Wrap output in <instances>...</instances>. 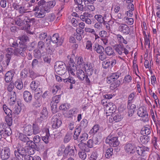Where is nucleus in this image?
<instances>
[{"label": "nucleus", "instance_id": "9", "mask_svg": "<svg viewBox=\"0 0 160 160\" xmlns=\"http://www.w3.org/2000/svg\"><path fill=\"white\" fill-rule=\"evenodd\" d=\"M118 24V31L125 35H128L130 32V28L127 24L123 23H117Z\"/></svg>", "mask_w": 160, "mask_h": 160}, {"label": "nucleus", "instance_id": "14", "mask_svg": "<svg viewBox=\"0 0 160 160\" xmlns=\"http://www.w3.org/2000/svg\"><path fill=\"white\" fill-rule=\"evenodd\" d=\"M93 65L92 63L89 62H87L84 64L83 66V68L85 72L88 75H91L93 72Z\"/></svg>", "mask_w": 160, "mask_h": 160}, {"label": "nucleus", "instance_id": "49", "mask_svg": "<svg viewBox=\"0 0 160 160\" xmlns=\"http://www.w3.org/2000/svg\"><path fill=\"white\" fill-rule=\"evenodd\" d=\"M38 1L37 4L33 7V8H35L36 10L38 9V8H40V6L43 5L46 2L45 0H39Z\"/></svg>", "mask_w": 160, "mask_h": 160}, {"label": "nucleus", "instance_id": "51", "mask_svg": "<svg viewBox=\"0 0 160 160\" xmlns=\"http://www.w3.org/2000/svg\"><path fill=\"white\" fill-rule=\"evenodd\" d=\"M63 80L64 82L65 83L69 82L71 84H74L76 82V81L73 78L70 76H69L67 78L63 79Z\"/></svg>", "mask_w": 160, "mask_h": 160}, {"label": "nucleus", "instance_id": "59", "mask_svg": "<svg viewBox=\"0 0 160 160\" xmlns=\"http://www.w3.org/2000/svg\"><path fill=\"white\" fill-rule=\"evenodd\" d=\"M110 61L109 59L107 60L102 62V65L104 68H107L110 67Z\"/></svg>", "mask_w": 160, "mask_h": 160}, {"label": "nucleus", "instance_id": "41", "mask_svg": "<svg viewBox=\"0 0 160 160\" xmlns=\"http://www.w3.org/2000/svg\"><path fill=\"white\" fill-rule=\"evenodd\" d=\"M121 83L120 81L119 80H117L115 82H113L110 85V88L111 90H113L118 87Z\"/></svg>", "mask_w": 160, "mask_h": 160}, {"label": "nucleus", "instance_id": "60", "mask_svg": "<svg viewBox=\"0 0 160 160\" xmlns=\"http://www.w3.org/2000/svg\"><path fill=\"white\" fill-rule=\"evenodd\" d=\"M123 82L125 83H129L131 82L132 80V78L130 75H128L125 76L123 80Z\"/></svg>", "mask_w": 160, "mask_h": 160}, {"label": "nucleus", "instance_id": "40", "mask_svg": "<svg viewBox=\"0 0 160 160\" xmlns=\"http://www.w3.org/2000/svg\"><path fill=\"white\" fill-rule=\"evenodd\" d=\"M19 38L20 41L19 42L20 44L25 43V42L29 40L28 37L25 35H23L19 37Z\"/></svg>", "mask_w": 160, "mask_h": 160}, {"label": "nucleus", "instance_id": "31", "mask_svg": "<svg viewBox=\"0 0 160 160\" xmlns=\"http://www.w3.org/2000/svg\"><path fill=\"white\" fill-rule=\"evenodd\" d=\"M40 82L38 81H33L30 84V88L32 90L35 91L40 85Z\"/></svg>", "mask_w": 160, "mask_h": 160}, {"label": "nucleus", "instance_id": "23", "mask_svg": "<svg viewBox=\"0 0 160 160\" xmlns=\"http://www.w3.org/2000/svg\"><path fill=\"white\" fill-rule=\"evenodd\" d=\"M32 129L33 131V134L34 135H36L41 132V129L38 123H32Z\"/></svg>", "mask_w": 160, "mask_h": 160}, {"label": "nucleus", "instance_id": "15", "mask_svg": "<svg viewBox=\"0 0 160 160\" xmlns=\"http://www.w3.org/2000/svg\"><path fill=\"white\" fill-rule=\"evenodd\" d=\"M52 128L54 129H57L62 124V122L61 120L56 118V116L52 117L51 120Z\"/></svg>", "mask_w": 160, "mask_h": 160}, {"label": "nucleus", "instance_id": "8", "mask_svg": "<svg viewBox=\"0 0 160 160\" xmlns=\"http://www.w3.org/2000/svg\"><path fill=\"white\" fill-rule=\"evenodd\" d=\"M105 142L106 143L108 144L111 147H116L119 144L118 137H116L111 138L108 136L106 139Z\"/></svg>", "mask_w": 160, "mask_h": 160}, {"label": "nucleus", "instance_id": "45", "mask_svg": "<svg viewBox=\"0 0 160 160\" xmlns=\"http://www.w3.org/2000/svg\"><path fill=\"white\" fill-rule=\"evenodd\" d=\"M113 149L110 148L107 149L106 152L105 154V157L108 158H109L113 154Z\"/></svg>", "mask_w": 160, "mask_h": 160}, {"label": "nucleus", "instance_id": "52", "mask_svg": "<svg viewBox=\"0 0 160 160\" xmlns=\"http://www.w3.org/2000/svg\"><path fill=\"white\" fill-rule=\"evenodd\" d=\"M88 138V135L86 133L84 132L80 136L79 138L80 142L85 141L87 140Z\"/></svg>", "mask_w": 160, "mask_h": 160}, {"label": "nucleus", "instance_id": "1", "mask_svg": "<svg viewBox=\"0 0 160 160\" xmlns=\"http://www.w3.org/2000/svg\"><path fill=\"white\" fill-rule=\"evenodd\" d=\"M27 45L26 43L20 44L19 48L14 49L13 54L17 56H21L23 57H25L27 55Z\"/></svg>", "mask_w": 160, "mask_h": 160}, {"label": "nucleus", "instance_id": "37", "mask_svg": "<svg viewBox=\"0 0 160 160\" xmlns=\"http://www.w3.org/2000/svg\"><path fill=\"white\" fill-rule=\"evenodd\" d=\"M112 117L115 122H119L121 121L122 118V117L119 113L113 114Z\"/></svg>", "mask_w": 160, "mask_h": 160}, {"label": "nucleus", "instance_id": "11", "mask_svg": "<svg viewBox=\"0 0 160 160\" xmlns=\"http://www.w3.org/2000/svg\"><path fill=\"white\" fill-rule=\"evenodd\" d=\"M35 22V19L34 18H30L26 17L25 20V24L24 27L22 28V30H29L32 25L34 24Z\"/></svg>", "mask_w": 160, "mask_h": 160}, {"label": "nucleus", "instance_id": "57", "mask_svg": "<svg viewBox=\"0 0 160 160\" xmlns=\"http://www.w3.org/2000/svg\"><path fill=\"white\" fill-rule=\"evenodd\" d=\"M79 158L82 160H85L87 157L86 154L83 150L79 151L78 152Z\"/></svg>", "mask_w": 160, "mask_h": 160}, {"label": "nucleus", "instance_id": "33", "mask_svg": "<svg viewBox=\"0 0 160 160\" xmlns=\"http://www.w3.org/2000/svg\"><path fill=\"white\" fill-rule=\"evenodd\" d=\"M3 109L5 113L7 115V116H12V112L9 108L5 104H4L3 106Z\"/></svg>", "mask_w": 160, "mask_h": 160}, {"label": "nucleus", "instance_id": "35", "mask_svg": "<svg viewBox=\"0 0 160 160\" xmlns=\"http://www.w3.org/2000/svg\"><path fill=\"white\" fill-rule=\"evenodd\" d=\"M72 133L70 132H68L65 135L63 139V142L65 143H68L71 139Z\"/></svg>", "mask_w": 160, "mask_h": 160}, {"label": "nucleus", "instance_id": "7", "mask_svg": "<svg viewBox=\"0 0 160 160\" xmlns=\"http://www.w3.org/2000/svg\"><path fill=\"white\" fill-rule=\"evenodd\" d=\"M67 68L69 74L73 76L75 75L74 72L77 70V68L72 59L70 58L68 62V65L67 66Z\"/></svg>", "mask_w": 160, "mask_h": 160}, {"label": "nucleus", "instance_id": "29", "mask_svg": "<svg viewBox=\"0 0 160 160\" xmlns=\"http://www.w3.org/2000/svg\"><path fill=\"white\" fill-rule=\"evenodd\" d=\"M123 46L122 44H118L114 46L115 51L119 55H121L123 51Z\"/></svg>", "mask_w": 160, "mask_h": 160}, {"label": "nucleus", "instance_id": "42", "mask_svg": "<svg viewBox=\"0 0 160 160\" xmlns=\"http://www.w3.org/2000/svg\"><path fill=\"white\" fill-rule=\"evenodd\" d=\"M5 120L7 123H6L9 126H11L12 123V116H6L5 117Z\"/></svg>", "mask_w": 160, "mask_h": 160}, {"label": "nucleus", "instance_id": "21", "mask_svg": "<svg viewBox=\"0 0 160 160\" xmlns=\"http://www.w3.org/2000/svg\"><path fill=\"white\" fill-rule=\"evenodd\" d=\"M93 50L97 53L99 54H102L104 52V48L101 45L97 43H95L93 46Z\"/></svg>", "mask_w": 160, "mask_h": 160}, {"label": "nucleus", "instance_id": "56", "mask_svg": "<svg viewBox=\"0 0 160 160\" xmlns=\"http://www.w3.org/2000/svg\"><path fill=\"white\" fill-rule=\"evenodd\" d=\"M95 18L100 23H102L103 22L102 16L99 14L96 15L94 16Z\"/></svg>", "mask_w": 160, "mask_h": 160}, {"label": "nucleus", "instance_id": "30", "mask_svg": "<svg viewBox=\"0 0 160 160\" xmlns=\"http://www.w3.org/2000/svg\"><path fill=\"white\" fill-rule=\"evenodd\" d=\"M107 108L108 110L110 112L112 113L114 112L116 110V106L112 103L108 104Z\"/></svg>", "mask_w": 160, "mask_h": 160}, {"label": "nucleus", "instance_id": "13", "mask_svg": "<svg viewBox=\"0 0 160 160\" xmlns=\"http://www.w3.org/2000/svg\"><path fill=\"white\" fill-rule=\"evenodd\" d=\"M28 152L25 148L20 147L18 149V151H14V154L15 156H17L19 159H20V158H22V157L27 154Z\"/></svg>", "mask_w": 160, "mask_h": 160}, {"label": "nucleus", "instance_id": "28", "mask_svg": "<svg viewBox=\"0 0 160 160\" xmlns=\"http://www.w3.org/2000/svg\"><path fill=\"white\" fill-rule=\"evenodd\" d=\"M27 135L26 134H20V135L19 137V139L21 141L26 142H27V144H29L30 140V138L27 136Z\"/></svg>", "mask_w": 160, "mask_h": 160}, {"label": "nucleus", "instance_id": "44", "mask_svg": "<svg viewBox=\"0 0 160 160\" xmlns=\"http://www.w3.org/2000/svg\"><path fill=\"white\" fill-rule=\"evenodd\" d=\"M99 125L96 124L90 130L89 133L92 134H94L99 130Z\"/></svg>", "mask_w": 160, "mask_h": 160}, {"label": "nucleus", "instance_id": "19", "mask_svg": "<svg viewBox=\"0 0 160 160\" xmlns=\"http://www.w3.org/2000/svg\"><path fill=\"white\" fill-rule=\"evenodd\" d=\"M14 74V72L11 70L7 72L4 78L5 82H11L13 78Z\"/></svg>", "mask_w": 160, "mask_h": 160}, {"label": "nucleus", "instance_id": "20", "mask_svg": "<svg viewBox=\"0 0 160 160\" xmlns=\"http://www.w3.org/2000/svg\"><path fill=\"white\" fill-rule=\"evenodd\" d=\"M127 108L128 109V115L129 117H131L136 109V106L134 104H132L131 103H128Z\"/></svg>", "mask_w": 160, "mask_h": 160}, {"label": "nucleus", "instance_id": "62", "mask_svg": "<svg viewBox=\"0 0 160 160\" xmlns=\"http://www.w3.org/2000/svg\"><path fill=\"white\" fill-rule=\"evenodd\" d=\"M20 158V160H33V157L28 154L23 157H22V158Z\"/></svg>", "mask_w": 160, "mask_h": 160}, {"label": "nucleus", "instance_id": "16", "mask_svg": "<svg viewBox=\"0 0 160 160\" xmlns=\"http://www.w3.org/2000/svg\"><path fill=\"white\" fill-rule=\"evenodd\" d=\"M26 17L23 16L21 14L15 20V23L17 25L19 26H22L25 25V20Z\"/></svg>", "mask_w": 160, "mask_h": 160}, {"label": "nucleus", "instance_id": "53", "mask_svg": "<svg viewBox=\"0 0 160 160\" xmlns=\"http://www.w3.org/2000/svg\"><path fill=\"white\" fill-rule=\"evenodd\" d=\"M38 48L41 50H43L44 48L47 50V48L46 47L45 43L42 41H40L38 42Z\"/></svg>", "mask_w": 160, "mask_h": 160}, {"label": "nucleus", "instance_id": "39", "mask_svg": "<svg viewBox=\"0 0 160 160\" xmlns=\"http://www.w3.org/2000/svg\"><path fill=\"white\" fill-rule=\"evenodd\" d=\"M81 128H80V127H78L76 129L73 136V138L74 140H76L78 139L79 136L81 132Z\"/></svg>", "mask_w": 160, "mask_h": 160}, {"label": "nucleus", "instance_id": "3", "mask_svg": "<svg viewBox=\"0 0 160 160\" xmlns=\"http://www.w3.org/2000/svg\"><path fill=\"white\" fill-rule=\"evenodd\" d=\"M42 92L40 91L34 93V100L32 103V105L35 107H39L42 104Z\"/></svg>", "mask_w": 160, "mask_h": 160}, {"label": "nucleus", "instance_id": "10", "mask_svg": "<svg viewBox=\"0 0 160 160\" xmlns=\"http://www.w3.org/2000/svg\"><path fill=\"white\" fill-rule=\"evenodd\" d=\"M136 151L139 155L144 156L149 152V148L145 146L136 147Z\"/></svg>", "mask_w": 160, "mask_h": 160}, {"label": "nucleus", "instance_id": "55", "mask_svg": "<svg viewBox=\"0 0 160 160\" xmlns=\"http://www.w3.org/2000/svg\"><path fill=\"white\" fill-rule=\"evenodd\" d=\"M61 95H56L53 97L52 98V102L56 103H58L60 101Z\"/></svg>", "mask_w": 160, "mask_h": 160}, {"label": "nucleus", "instance_id": "43", "mask_svg": "<svg viewBox=\"0 0 160 160\" xmlns=\"http://www.w3.org/2000/svg\"><path fill=\"white\" fill-rule=\"evenodd\" d=\"M14 85L16 88L19 90H21L23 87V83L20 80H18L16 81Z\"/></svg>", "mask_w": 160, "mask_h": 160}, {"label": "nucleus", "instance_id": "18", "mask_svg": "<svg viewBox=\"0 0 160 160\" xmlns=\"http://www.w3.org/2000/svg\"><path fill=\"white\" fill-rule=\"evenodd\" d=\"M23 98L27 103H30L32 101V96L31 93L28 91H25L23 93Z\"/></svg>", "mask_w": 160, "mask_h": 160}, {"label": "nucleus", "instance_id": "25", "mask_svg": "<svg viewBox=\"0 0 160 160\" xmlns=\"http://www.w3.org/2000/svg\"><path fill=\"white\" fill-rule=\"evenodd\" d=\"M64 153L66 154H68L71 156H74L75 154V151L73 147L67 146L64 151Z\"/></svg>", "mask_w": 160, "mask_h": 160}, {"label": "nucleus", "instance_id": "5", "mask_svg": "<svg viewBox=\"0 0 160 160\" xmlns=\"http://www.w3.org/2000/svg\"><path fill=\"white\" fill-rule=\"evenodd\" d=\"M137 114L139 116L145 118V119L143 120L144 122L148 121V115L146 108L144 106H142L138 108L137 112Z\"/></svg>", "mask_w": 160, "mask_h": 160}, {"label": "nucleus", "instance_id": "17", "mask_svg": "<svg viewBox=\"0 0 160 160\" xmlns=\"http://www.w3.org/2000/svg\"><path fill=\"white\" fill-rule=\"evenodd\" d=\"M121 74L120 73L116 72L112 73V74L107 78V81L108 83H110L113 82L115 81V79H117L120 77Z\"/></svg>", "mask_w": 160, "mask_h": 160}, {"label": "nucleus", "instance_id": "4", "mask_svg": "<svg viewBox=\"0 0 160 160\" xmlns=\"http://www.w3.org/2000/svg\"><path fill=\"white\" fill-rule=\"evenodd\" d=\"M42 7L40 8H38V9L36 10L35 8H33V11H35L34 13V15L37 18H40V19L38 20V22L40 23H43V20L45 16L46 10L44 9L41 8Z\"/></svg>", "mask_w": 160, "mask_h": 160}, {"label": "nucleus", "instance_id": "34", "mask_svg": "<svg viewBox=\"0 0 160 160\" xmlns=\"http://www.w3.org/2000/svg\"><path fill=\"white\" fill-rule=\"evenodd\" d=\"M12 133V131L10 127L6 128V129L2 133V136L3 137H6L10 136Z\"/></svg>", "mask_w": 160, "mask_h": 160}, {"label": "nucleus", "instance_id": "27", "mask_svg": "<svg viewBox=\"0 0 160 160\" xmlns=\"http://www.w3.org/2000/svg\"><path fill=\"white\" fill-rule=\"evenodd\" d=\"M105 53L108 56H113L115 55V53L113 48L110 46H108L105 49Z\"/></svg>", "mask_w": 160, "mask_h": 160}, {"label": "nucleus", "instance_id": "54", "mask_svg": "<svg viewBox=\"0 0 160 160\" xmlns=\"http://www.w3.org/2000/svg\"><path fill=\"white\" fill-rule=\"evenodd\" d=\"M58 1V0H55L48 2L47 4V7L49 8H52L55 6Z\"/></svg>", "mask_w": 160, "mask_h": 160}, {"label": "nucleus", "instance_id": "47", "mask_svg": "<svg viewBox=\"0 0 160 160\" xmlns=\"http://www.w3.org/2000/svg\"><path fill=\"white\" fill-rule=\"evenodd\" d=\"M33 56L35 58H40L41 57V53L39 49H35L33 51Z\"/></svg>", "mask_w": 160, "mask_h": 160}, {"label": "nucleus", "instance_id": "12", "mask_svg": "<svg viewBox=\"0 0 160 160\" xmlns=\"http://www.w3.org/2000/svg\"><path fill=\"white\" fill-rule=\"evenodd\" d=\"M124 149L126 153L130 154L134 153L136 149V147L130 143L126 144L124 147Z\"/></svg>", "mask_w": 160, "mask_h": 160}, {"label": "nucleus", "instance_id": "32", "mask_svg": "<svg viewBox=\"0 0 160 160\" xmlns=\"http://www.w3.org/2000/svg\"><path fill=\"white\" fill-rule=\"evenodd\" d=\"M50 136V135L49 133V131L48 129L46 131L45 135L44 136L42 137V141L44 142L46 144H48V143Z\"/></svg>", "mask_w": 160, "mask_h": 160}, {"label": "nucleus", "instance_id": "61", "mask_svg": "<svg viewBox=\"0 0 160 160\" xmlns=\"http://www.w3.org/2000/svg\"><path fill=\"white\" fill-rule=\"evenodd\" d=\"M29 77L32 79H34L37 77V74L32 69H29Z\"/></svg>", "mask_w": 160, "mask_h": 160}, {"label": "nucleus", "instance_id": "6", "mask_svg": "<svg viewBox=\"0 0 160 160\" xmlns=\"http://www.w3.org/2000/svg\"><path fill=\"white\" fill-rule=\"evenodd\" d=\"M48 38H50L53 43L57 44V46L62 45L63 42L64 38L62 37H60L57 33L54 34L52 37H48Z\"/></svg>", "mask_w": 160, "mask_h": 160}, {"label": "nucleus", "instance_id": "24", "mask_svg": "<svg viewBox=\"0 0 160 160\" xmlns=\"http://www.w3.org/2000/svg\"><path fill=\"white\" fill-rule=\"evenodd\" d=\"M151 128L149 125H146L142 129L141 133L145 135L148 136L150 134L151 132Z\"/></svg>", "mask_w": 160, "mask_h": 160}, {"label": "nucleus", "instance_id": "22", "mask_svg": "<svg viewBox=\"0 0 160 160\" xmlns=\"http://www.w3.org/2000/svg\"><path fill=\"white\" fill-rule=\"evenodd\" d=\"M32 126L31 125H28L25 127L23 129V133L28 136H30L33 134L32 129Z\"/></svg>", "mask_w": 160, "mask_h": 160}, {"label": "nucleus", "instance_id": "36", "mask_svg": "<svg viewBox=\"0 0 160 160\" xmlns=\"http://www.w3.org/2000/svg\"><path fill=\"white\" fill-rule=\"evenodd\" d=\"M140 140L142 144H146L149 141V137L148 136L144 135L140 137Z\"/></svg>", "mask_w": 160, "mask_h": 160}, {"label": "nucleus", "instance_id": "48", "mask_svg": "<svg viewBox=\"0 0 160 160\" xmlns=\"http://www.w3.org/2000/svg\"><path fill=\"white\" fill-rule=\"evenodd\" d=\"M29 70L26 68L24 69L21 72L20 75L22 78H27L28 75Z\"/></svg>", "mask_w": 160, "mask_h": 160}, {"label": "nucleus", "instance_id": "63", "mask_svg": "<svg viewBox=\"0 0 160 160\" xmlns=\"http://www.w3.org/2000/svg\"><path fill=\"white\" fill-rule=\"evenodd\" d=\"M40 115H42V116L45 118L48 115V113L47 109L46 108H43L40 114Z\"/></svg>", "mask_w": 160, "mask_h": 160}, {"label": "nucleus", "instance_id": "64", "mask_svg": "<svg viewBox=\"0 0 160 160\" xmlns=\"http://www.w3.org/2000/svg\"><path fill=\"white\" fill-rule=\"evenodd\" d=\"M98 158V154L96 152H93L90 158V160H96Z\"/></svg>", "mask_w": 160, "mask_h": 160}, {"label": "nucleus", "instance_id": "58", "mask_svg": "<svg viewBox=\"0 0 160 160\" xmlns=\"http://www.w3.org/2000/svg\"><path fill=\"white\" fill-rule=\"evenodd\" d=\"M8 127L9 126L6 123H2L0 124V131L1 133H2L6 128Z\"/></svg>", "mask_w": 160, "mask_h": 160}, {"label": "nucleus", "instance_id": "46", "mask_svg": "<svg viewBox=\"0 0 160 160\" xmlns=\"http://www.w3.org/2000/svg\"><path fill=\"white\" fill-rule=\"evenodd\" d=\"M88 124V122L87 119H83L80 122V128L84 129L87 126Z\"/></svg>", "mask_w": 160, "mask_h": 160}, {"label": "nucleus", "instance_id": "38", "mask_svg": "<svg viewBox=\"0 0 160 160\" xmlns=\"http://www.w3.org/2000/svg\"><path fill=\"white\" fill-rule=\"evenodd\" d=\"M81 128H80V127H78L76 129L73 136V138L74 140H76L78 139L79 136L81 132Z\"/></svg>", "mask_w": 160, "mask_h": 160}, {"label": "nucleus", "instance_id": "2", "mask_svg": "<svg viewBox=\"0 0 160 160\" xmlns=\"http://www.w3.org/2000/svg\"><path fill=\"white\" fill-rule=\"evenodd\" d=\"M54 68L56 72L60 75L64 74L66 72V65L62 62H57L54 66Z\"/></svg>", "mask_w": 160, "mask_h": 160}, {"label": "nucleus", "instance_id": "26", "mask_svg": "<svg viewBox=\"0 0 160 160\" xmlns=\"http://www.w3.org/2000/svg\"><path fill=\"white\" fill-rule=\"evenodd\" d=\"M76 75L77 77L80 80H83L85 78V73L82 69H79L77 71Z\"/></svg>", "mask_w": 160, "mask_h": 160}, {"label": "nucleus", "instance_id": "50", "mask_svg": "<svg viewBox=\"0 0 160 160\" xmlns=\"http://www.w3.org/2000/svg\"><path fill=\"white\" fill-rule=\"evenodd\" d=\"M77 64L78 65H84V64L86 63L84 62L83 58L81 57H79L76 58Z\"/></svg>", "mask_w": 160, "mask_h": 160}]
</instances>
